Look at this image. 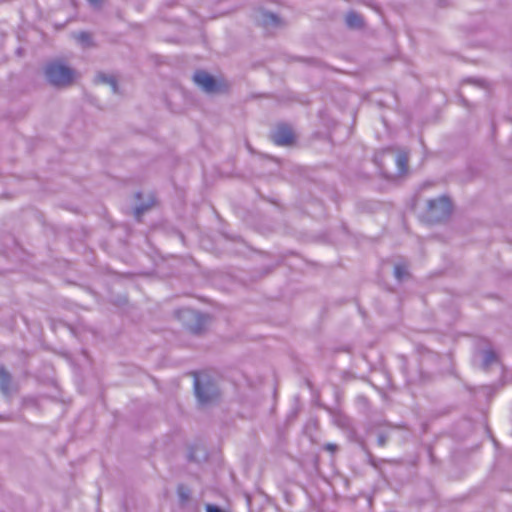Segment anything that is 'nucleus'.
Here are the masks:
<instances>
[{"mask_svg": "<svg viewBox=\"0 0 512 512\" xmlns=\"http://www.w3.org/2000/svg\"><path fill=\"white\" fill-rule=\"evenodd\" d=\"M44 73L48 83L55 87H67L73 83L75 78V70L62 62L47 63Z\"/></svg>", "mask_w": 512, "mask_h": 512, "instance_id": "nucleus-1", "label": "nucleus"}, {"mask_svg": "<svg viewBox=\"0 0 512 512\" xmlns=\"http://www.w3.org/2000/svg\"><path fill=\"white\" fill-rule=\"evenodd\" d=\"M195 395L201 404H209L219 396V389L209 378L195 377Z\"/></svg>", "mask_w": 512, "mask_h": 512, "instance_id": "nucleus-2", "label": "nucleus"}, {"mask_svg": "<svg viewBox=\"0 0 512 512\" xmlns=\"http://www.w3.org/2000/svg\"><path fill=\"white\" fill-rule=\"evenodd\" d=\"M451 209V202L445 195L427 201V213L431 221H441V219L447 218Z\"/></svg>", "mask_w": 512, "mask_h": 512, "instance_id": "nucleus-3", "label": "nucleus"}, {"mask_svg": "<svg viewBox=\"0 0 512 512\" xmlns=\"http://www.w3.org/2000/svg\"><path fill=\"white\" fill-rule=\"evenodd\" d=\"M192 79L206 93H218L221 89V84L217 82L216 78L212 74L205 72V70H197L193 74Z\"/></svg>", "mask_w": 512, "mask_h": 512, "instance_id": "nucleus-4", "label": "nucleus"}, {"mask_svg": "<svg viewBox=\"0 0 512 512\" xmlns=\"http://www.w3.org/2000/svg\"><path fill=\"white\" fill-rule=\"evenodd\" d=\"M254 20L258 25L267 29L268 31H272V29L282 28L285 23L279 15L274 14V12L259 10L254 13Z\"/></svg>", "mask_w": 512, "mask_h": 512, "instance_id": "nucleus-5", "label": "nucleus"}, {"mask_svg": "<svg viewBox=\"0 0 512 512\" xmlns=\"http://www.w3.org/2000/svg\"><path fill=\"white\" fill-rule=\"evenodd\" d=\"M294 134L289 125L281 123L271 133V139L276 145L288 146L294 143Z\"/></svg>", "mask_w": 512, "mask_h": 512, "instance_id": "nucleus-6", "label": "nucleus"}, {"mask_svg": "<svg viewBox=\"0 0 512 512\" xmlns=\"http://www.w3.org/2000/svg\"><path fill=\"white\" fill-rule=\"evenodd\" d=\"M12 377L5 367H0V390L2 394L9 395L11 392Z\"/></svg>", "mask_w": 512, "mask_h": 512, "instance_id": "nucleus-7", "label": "nucleus"}, {"mask_svg": "<svg viewBox=\"0 0 512 512\" xmlns=\"http://www.w3.org/2000/svg\"><path fill=\"white\" fill-rule=\"evenodd\" d=\"M345 23L349 28H362L364 25V20L361 14L358 12L350 11L347 12L345 16Z\"/></svg>", "mask_w": 512, "mask_h": 512, "instance_id": "nucleus-8", "label": "nucleus"}, {"mask_svg": "<svg viewBox=\"0 0 512 512\" xmlns=\"http://www.w3.org/2000/svg\"><path fill=\"white\" fill-rule=\"evenodd\" d=\"M408 160H409L408 152L400 151L397 153V155L395 157V162H396V166H397V171L399 173L407 172Z\"/></svg>", "mask_w": 512, "mask_h": 512, "instance_id": "nucleus-9", "label": "nucleus"}, {"mask_svg": "<svg viewBox=\"0 0 512 512\" xmlns=\"http://www.w3.org/2000/svg\"><path fill=\"white\" fill-rule=\"evenodd\" d=\"M73 37L84 48L92 47V45L94 44L92 35L90 33H87V31H79L78 33H74Z\"/></svg>", "mask_w": 512, "mask_h": 512, "instance_id": "nucleus-10", "label": "nucleus"}, {"mask_svg": "<svg viewBox=\"0 0 512 512\" xmlns=\"http://www.w3.org/2000/svg\"><path fill=\"white\" fill-rule=\"evenodd\" d=\"M184 315L193 317L196 319L197 323L195 325L190 326V330L194 333H200L203 329L204 324V316L201 314H197V312L194 311H184Z\"/></svg>", "mask_w": 512, "mask_h": 512, "instance_id": "nucleus-11", "label": "nucleus"}, {"mask_svg": "<svg viewBox=\"0 0 512 512\" xmlns=\"http://www.w3.org/2000/svg\"><path fill=\"white\" fill-rule=\"evenodd\" d=\"M97 80L100 81L101 83L109 84L111 86L113 93H117L118 84H117L114 76H111V74H105V73L97 74Z\"/></svg>", "mask_w": 512, "mask_h": 512, "instance_id": "nucleus-12", "label": "nucleus"}, {"mask_svg": "<svg viewBox=\"0 0 512 512\" xmlns=\"http://www.w3.org/2000/svg\"><path fill=\"white\" fill-rule=\"evenodd\" d=\"M498 362V355L493 350H486L483 352V368H489L492 363Z\"/></svg>", "mask_w": 512, "mask_h": 512, "instance_id": "nucleus-13", "label": "nucleus"}, {"mask_svg": "<svg viewBox=\"0 0 512 512\" xmlns=\"http://www.w3.org/2000/svg\"><path fill=\"white\" fill-rule=\"evenodd\" d=\"M177 494L179 496V502L181 505H185L186 502H188L190 498L191 491L187 486L185 485H179L177 488Z\"/></svg>", "mask_w": 512, "mask_h": 512, "instance_id": "nucleus-14", "label": "nucleus"}, {"mask_svg": "<svg viewBox=\"0 0 512 512\" xmlns=\"http://www.w3.org/2000/svg\"><path fill=\"white\" fill-rule=\"evenodd\" d=\"M394 275L397 280H403L406 276H408L407 264L405 263H397L394 268Z\"/></svg>", "mask_w": 512, "mask_h": 512, "instance_id": "nucleus-15", "label": "nucleus"}, {"mask_svg": "<svg viewBox=\"0 0 512 512\" xmlns=\"http://www.w3.org/2000/svg\"><path fill=\"white\" fill-rule=\"evenodd\" d=\"M148 208H149V206H138L135 208L134 213H135V216L138 219V221H139V219H141L143 212H145L146 209H148Z\"/></svg>", "mask_w": 512, "mask_h": 512, "instance_id": "nucleus-16", "label": "nucleus"}, {"mask_svg": "<svg viewBox=\"0 0 512 512\" xmlns=\"http://www.w3.org/2000/svg\"><path fill=\"white\" fill-rule=\"evenodd\" d=\"M206 511L207 512H225L223 509L220 508V506L207 504L206 505Z\"/></svg>", "mask_w": 512, "mask_h": 512, "instance_id": "nucleus-17", "label": "nucleus"}, {"mask_svg": "<svg viewBox=\"0 0 512 512\" xmlns=\"http://www.w3.org/2000/svg\"><path fill=\"white\" fill-rule=\"evenodd\" d=\"M325 449L329 451H336L337 450V444L335 443H327L325 445Z\"/></svg>", "mask_w": 512, "mask_h": 512, "instance_id": "nucleus-18", "label": "nucleus"}, {"mask_svg": "<svg viewBox=\"0 0 512 512\" xmlns=\"http://www.w3.org/2000/svg\"><path fill=\"white\" fill-rule=\"evenodd\" d=\"M379 445H385L387 443L386 436H383V434H380L377 440Z\"/></svg>", "mask_w": 512, "mask_h": 512, "instance_id": "nucleus-19", "label": "nucleus"}, {"mask_svg": "<svg viewBox=\"0 0 512 512\" xmlns=\"http://www.w3.org/2000/svg\"><path fill=\"white\" fill-rule=\"evenodd\" d=\"M101 3H102V2H99V1H92V2H90V5H91V6H92V8H94V9H99V8H101Z\"/></svg>", "mask_w": 512, "mask_h": 512, "instance_id": "nucleus-20", "label": "nucleus"}]
</instances>
